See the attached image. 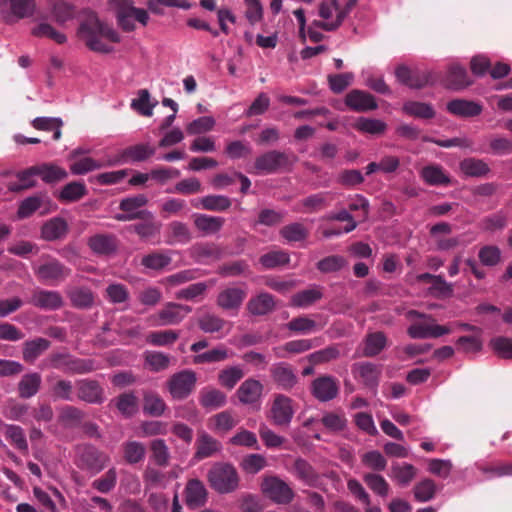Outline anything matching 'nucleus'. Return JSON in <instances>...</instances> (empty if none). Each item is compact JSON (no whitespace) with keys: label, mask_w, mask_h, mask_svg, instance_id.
I'll list each match as a JSON object with an SVG mask.
<instances>
[{"label":"nucleus","mask_w":512,"mask_h":512,"mask_svg":"<svg viewBox=\"0 0 512 512\" xmlns=\"http://www.w3.org/2000/svg\"><path fill=\"white\" fill-rule=\"evenodd\" d=\"M77 35L91 51L97 53L109 54L113 51V47L104 40L120 42L117 31L108 23L101 21L94 12H89L80 23Z\"/></svg>","instance_id":"nucleus-1"},{"label":"nucleus","mask_w":512,"mask_h":512,"mask_svg":"<svg viewBox=\"0 0 512 512\" xmlns=\"http://www.w3.org/2000/svg\"><path fill=\"white\" fill-rule=\"evenodd\" d=\"M297 161L293 152L270 150L255 159L254 168L263 174L290 172Z\"/></svg>","instance_id":"nucleus-2"},{"label":"nucleus","mask_w":512,"mask_h":512,"mask_svg":"<svg viewBox=\"0 0 512 512\" xmlns=\"http://www.w3.org/2000/svg\"><path fill=\"white\" fill-rule=\"evenodd\" d=\"M37 279L46 285L57 286L70 275L71 269L50 255H43L39 265L33 267Z\"/></svg>","instance_id":"nucleus-3"},{"label":"nucleus","mask_w":512,"mask_h":512,"mask_svg":"<svg viewBox=\"0 0 512 512\" xmlns=\"http://www.w3.org/2000/svg\"><path fill=\"white\" fill-rule=\"evenodd\" d=\"M109 6L115 11L118 25L126 32L135 29L133 20L138 21L142 25H147L149 15L146 10L136 8L133 0H110Z\"/></svg>","instance_id":"nucleus-4"},{"label":"nucleus","mask_w":512,"mask_h":512,"mask_svg":"<svg viewBox=\"0 0 512 512\" xmlns=\"http://www.w3.org/2000/svg\"><path fill=\"white\" fill-rule=\"evenodd\" d=\"M295 414L294 401L284 394H275L267 418L278 427H288Z\"/></svg>","instance_id":"nucleus-5"},{"label":"nucleus","mask_w":512,"mask_h":512,"mask_svg":"<svg viewBox=\"0 0 512 512\" xmlns=\"http://www.w3.org/2000/svg\"><path fill=\"white\" fill-rule=\"evenodd\" d=\"M108 462L109 457L93 445L86 444L77 448L75 463L82 470L99 473L106 467Z\"/></svg>","instance_id":"nucleus-6"},{"label":"nucleus","mask_w":512,"mask_h":512,"mask_svg":"<svg viewBox=\"0 0 512 512\" xmlns=\"http://www.w3.org/2000/svg\"><path fill=\"white\" fill-rule=\"evenodd\" d=\"M262 493L276 504H289L295 494L292 488L277 476H269L263 479Z\"/></svg>","instance_id":"nucleus-7"},{"label":"nucleus","mask_w":512,"mask_h":512,"mask_svg":"<svg viewBox=\"0 0 512 512\" xmlns=\"http://www.w3.org/2000/svg\"><path fill=\"white\" fill-rule=\"evenodd\" d=\"M148 203V198L144 194H138L123 198L119 203V209L122 213L114 216L117 221L127 222L138 220L139 218L149 217L150 211L141 209Z\"/></svg>","instance_id":"nucleus-8"},{"label":"nucleus","mask_w":512,"mask_h":512,"mask_svg":"<svg viewBox=\"0 0 512 512\" xmlns=\"http://www.w3.org/2000/svg\"><path fill=\"white\" fill-rule=\"evenodd\" d=\"M196 373L192 370H182L173 374L167 381V387L174 399L182 400L187 398L196 385Z\"/></svg>","instance_id":"nucleus-9"},{"label":"nucleus","mask_w":512,"mask_h":512,"mask_svg":"<svg viewBox=\"0 0 512 512\" xmlns=\"http://www.w3.org/2000/svg\"><path fill=\"white\" fill-rule=\"evenodd\" d=\"M183 501L190 510L200 509L207 504L208 490L200 479L187 480L183 490Z\"/></svg>","instance_id":"nucleus-10"},{"label":"nucleus","mask_w":512,"mask_h":512,"mask_svg":"<svg viewBox=\"0 0 512 512\" xmlns=\"http://www.w3.org/2000/svg\"><path fill=\"white\" fill-rule=\"evenodd\" d=\"M397 80L413 89H421L434 82L433 75L429 71L411 70L405 65H399L395 70Z\"/></svg>","instance_id":"nucleus-11"},{"label":"nucleus","mask_w":512,"mask_h":512,"mask_svg":"<svg viewBox=\"0 0 512 512\" xmlns=\"http://www.w3.org/2000/svg\"><path fill=\"white\" fill-rule=\"evenodd\" d=\"M351 371L355 379L374 393L376 392L382 374L380 365L371 362H358L352 365Z\"/></svg>","instance_id":"nucleus-12"},{"label":"nucleus","mask_w":512,"mask_h":512,"mask_svg":"<svg viewBox=\"0 0 512 512\" xmlns=\"http://www.w3.org/2000/svg\"><path fill=\"white\" fill-rule=\"evenodd\" d=\"M77 398L88 404L100 405L105 401L103 386L94 379L84 378L76 381Z\"/></svg>","instance_id":"nucleus-13"},{"label":"nucleus","mask_w":512,"mask_h":512,"mask_svg":"<svg viewBox=\"0 0 512 512\" xmlns=\"http://www.w3.org/2000/svg\"><path fill=\"white\" fill-rule=\"evenodd\" d=\"M311 393L320 402L331 401L339 393V382L330 375L317 377L312 381Z\"/></svg>","instance_id":"nucleus-14"},{"label":"nucleus","mask_w":512,"mask_h":512,"mask_svg":"<svg viewBox=\"0 0 512 512\" xmlns=\"http://www.w3.org/2000/svg\"><path fill=\"white\" fill-rule=\"evenodd\" d=\"M346 106L356 112H367L377 109L375 97L363 90L353 89L345 96Z\"/></svg>","instance_id":"nucleus-15"},{"label":"nucleus","mask_w":512,"mask_h":512,"mask_svg":"<svg viewBox=\"0 0 512 512\" xmlns=\"http://www.w3.org/2000/svg\"><path fill=\"white\" fill-rule=\"evenodd\" d=\"M271 377L273 381L282 390L290 391L298 382L297 375L293 367L285 362L274 364L271 369Z\"/></svg>","instance_id":"nucleus-16"},{"label":"nucleus","mask_w":512,"mask_h":512,"mask_svg":"<svg viewBox=\"0 0 512 512\" xmlns=\"http://www.w3.org/2000/svg\"><path fill=\"white\" fill-rule=\"evenodd\" d=\"M30 303L37 308L53 311L63 306V298L58 291L38 289L32 294Z\"/></svg>","instance_id":"nucleus-17"},{"label":"nucleus","mask_w":512,"mask_h":512,"mask_svg":"<svg viewBox=\"0 0 512 512\" xmlns=\"http://www.w3.org/2000/svg\"><path fill=\"white\" fill-rule=\"evenodd\" d=\"M192 311V308L187 305H182L174 302H168L159 312L158 318L160 325H177L187 314Z\"/></svg>","instance_id":"nucleus-18"},{"label":"nucleus","mask_w":512,"mask_h":512,"mask_svg":"<svg viewBox=\"0 0 512 512\" xmlns=\"http://www.w3.org/2000/svg\"><path fill=\"white\" fill-rule=\"evenodd\" d=\"M69 231L67 221L62 217H53L47 220L41 227V238L45 241H57L64 239Z\"/></svg>","instance_id":"nucleus-19"},{"label":"nucleus","mask_w":512,"mask_h":512,"mask_svg":"<svg viewBox=\"0 0 512 512\" xmlns=\"http://www.w3.org/2000/svg\"><path fill=\"white\" fill-rule=\"evenodd\" d=\"M451 329L438 324L414 323L407 329V334L412 339L438 338L449 334Z\"/></svg>","instance_id":"nucleus-20"},{"label":"nucleus","mask_w":512,"mask_h":512,"mask_svg":"<svg viewBox=\"0 0 512 512\" xmlns=\"http://www.w3.org/2000/svg\"><path fill=\"white\" fill-rule=\"evenodd\" d=\"M88 246L94 254L107 256L117 250L118 240L113 234L99 233L88 239Z\"/></svg>","instance_id":"nucleus-21"},{"label":"nucleus","mask_w":512,"mask_h":512,"mask_svg":"<svg viewBox=\"0 0 512 512\" xmlns=\"http://www.w3.org/2000/svg\"><path fill=\"white\" fill-rule=\"evenodd\" d=\"M465 67L459 64H451L448 67L444 84L448 89L459 91L472 84Z\"/></svg>","instance_id":"nucleus-22"},{"label":"nucleus","mask_w":512,"mask_h":512,"mask_svg":"<svg viewBox=\"0 0 512 512\" xmlns=\"http://www.w3.org/2000/svg\"><path fill=\"white\" fill-rule=\"evenodd\" d=\"M51 346V342L43 337H36L34 339L26 340L22 344V359L28 364H33L35 361L46 352Z\"/></svg>","instance_id":"nucleus-23"},{"label":"nucleus","mask_w":512,"mask_h":512,"mask_svg":"<svg viewBox=\"0 0 512 512\" xmlns=\"http://www.w3.org/2000/svg\"><path fill=\"white\" fill-rule=\"evenodd\" d=\"M263 392V385L260 381L249 378L245 380L236 391L238 400L245 405L254 404L259 401Z\"/></svg>","instance_id":"nucleus-24"},{"label":"nucleus","mask_w":512,"mask_h":512,"mask_svg":"<svg viewBox=\"0 0 512 512\" xmlns=\"http://www.w3.org/2000/svg\"><path fill=\"white\" fill-rule=\"evenodd\" d=\"M481 104L466 99H454L447 103V111L455 116L469 118L481 114Z\"/></svg>","instance_id":"nucleus-25"},{"label":"nucleus","mask_w":512,"mask_h":512,"mask_svg":"<svg viewBox=\"0 0 512 512\" xmlns=\"http://www.w3.org/2000/svg\"><path fill=\"white\" fill-rule=\"evenodd\" d=\"M42 376L38 372H29L24 374L17 384L18 396L21 399H30L40 390Z\"/></svg>","instance_id":"nucleus-26"},{"label":"nucleus","mask_w":512,"mask_h":512,"mask_svg":"<svg viewBox=\"0 0 512 512\" xmlns=\"http://www.w3.org/2000/svg\"><path fill=\"white\" fill-rule=\"evenodd\" d=\"M155 148L147 143H140L129 146L122 150L118 161L120 162H143L155 154Z\"/></svg>","instance_id":"nucleus-27"},{"label":"nucleus","mask_w":512,"mask_h":512,"mask_svg":"<svg viewBox=\"0 0 512 512\" xmlns=\"http://www.w3.org/2000/svg\"><path fill=\"white\" fill-rule=\"evenodd\" d=\"M50 204V199L46 195H34L24 199L18 208L17 215L19 218L24 219L30 217L34 212L44 207L41 214L48 212L47 206Z\"/></svg>","instance_id":"nucleus-28"},{"label":"nucleus","mask_w":512,"mask_h":512,"mask_svg":"<svg viewBox=\"0 0 512 512\" xmlns=\"http://www.w3.org/2000/svg\"><path fill=\"white\" fill-rule=\"evenodd\" d=\"M195 446L196 452L193 456V459L197 461L211 457L221 448L220 442L216 441L213 437L204 431L199 432Z\"/></svg>","instance_id":"nucleus-29"},{"label":"nucleus","mask_w":512,"mask_h":512,"mask_svg":"<svg viewBox=\"0 0 512 512\" xmlns=\"http://www.w3.org/2000/svg\"><path fill=\"white\" fill-rule=\"evenodd\" d=\"M4 437L20 452L28 453V442L24 429L19 425L2 423Z\"/></svg>","instance_id":"nucleus-30"},{"label":"nucleus","mask_w":512,"mask_h":512,"mask_svg":"<svg viewBox=\"0 0 512 512\" xmlns=\"http://www.w3.org/2000/svg\"><path fill=\"white\" fill-rule=\"evenodd\" d=\"M87 193L83 181H72L64 185L56 197L61 203H72L81 200Z\"/></svg>","instance_id":"nucleus-31"},{"label":"nucleus","mask_w":512,"mask_h":512,"mask_svg":"<svg viewBox=\"0 0 512 512\" xmlns=\"http://www.w3.org/2000/svg\"><path fill=\"white\" fill-rule=\"evenodd\" d=\"M275 308L273 295L263 292L252 297L247 303L248 311L255 316H262L272 312Z\"/></svg>","instance_id":"nucleus-32"},{"label":"nucleus","mask_w":512,"mask_h":512,"mask_svg":"<svg viewBox=\"0 0 512 512\" xmlns=\"http://www.w3.org/2000/svg\"><path fill=\"white\" fill-rule=\"evenodd\" d=\"M421 178L431 186H446L451 183V179L445 170L438 164H430L423 167L420 171Z\"/></svg>","instance_id":"nucleus-33"},{"label":"nucleus","mask_w":512,"mask_h":512,"mask_svg":"<svg viewBox=\"0 0 512 512\" xmlns=\"http://www.w3.org/2000/svg\"><path fill=\"white\" fill-rule=\"evenodd\" d=\"M387 341L386 335L381 331L368 333L364 339L362 355L364 357L379 355L386 348Z\"/></svg>","instance_id":"nucleus-34"},{"label":"nucleus","mask_w":512,"mask_h":512,"mask_svg":"<svg viewBox=\"0 0 512 512\" xmlns=\"http://www.w3.org/2000/svg\"><path fill=\"white\" fill-rule=\"evenodd\" d=\"M459 168L466 177L481 178L490 172V167L484 160L474 157L460 161Z\"/></svg>","instance_id":"nucleus-35"},{"label":"nucleus","mask_w":512,"mask_h":512,"mask_svg":"<svg viewBox=\"0 0 512 512\" xmlns=\"http://www.w3.org/2000/svg\"><path fill=\"white\" fill-rule=\"evenodd\" d=\"M37 176L47 184L60 182L68 177V172L55 164L42 163L35 165Z\"/></svg>","instance_id":"nucleus-36"},{"label":"nucleus","mask_w":512,"mask_h":512,"mask_svg":"<svg viewBox=\"0 0 512 512\" xmlns=\"http://www.w3.org/2000/svg\"><path fill=\"white\" fill-rule=\"evenodd\" d=\"M192 218L194 226L205 236L217 233L223 225V220L220 217L195 213Z\"/></svg>","instance_id":"nucleus-37"},{"label":"nucleus","mask_w":512,"mask_h":512,"mask_svg":"<svg viewBox=\"0 0 512 512\" xmlns=\"http://www.w3.org/2000/svg\"><path fill=\"white\" fill-rule=\"evenodd\" d=\"M0 6H8L13 16L23 19L33 16L36 0H0Z\"/></svg>","instance_id":"nucleus-38"},{"label":"nucleus","mask_w":512,"mask_h":512,"mask_svg":"<svg viewBox=\"0 0 512 512\" xmlns=\"http://www.w3.org/2000/svg\"><path fill=\"white\" fill-rule=\"evenodd\" d=\"M322 297V288L315 286L313 288L299 291L292 295L290 304L291 306L297 308H307L319 301Z\"/></svg>","instance_id":"nucleus-39"},{"label":"nucleus","mask_w":512,"mask_h":512,"mask_svg":"<svg viewBox=\"0 0 512 512\" xmlns=\"http://www.w3.org/2000/svg\"><path fill=\"white\" fill-rule=\"evenodd\" d=\"M357 3L358 0H348L343 7L339 5V10L334 20L331 22L313 21V25L324 31H335L342 25L344 19L351 13Z\"/></svg>","instance_id":"nucleus-40"},{"label":"nucleus","mask_w":512,"mask_h":512,"mask_svg":"<svg viewBox=\"0 0 512 512\" xmlns=\"http://www.w3.org/2000/svg\"><path fill=\"white\" fill-rule=\"evenodd\" d=\"M67 295L71 305L77 309H90L94 304V294L87 287H74Z\"/></svg>","instance_id":"nucleus-41"},{"label":"nucleus","mask_w":512,"mask_h":512,"mask_svg":"<svg viewBox=\"0 0 512 512\" xmlns=\"http://www.w3.org/2000/svg\"><path fill=\"white\" fill-rule=\"evenodd\" d=\"M123 458L129 465H135L144 461L146 447L139 441H126L122 444Z\"/></svg>","instance_id":"nucleus-42"},{"label":"nucleus","mask_w":512,"mask_h":512,"mask_svg":"<svg viewBox=\"0 0 512 512\" xmlns=\"http://www.w3.org/2000/svg\"><path fill=\"white\" fill-rule=\"evenodd\" d=\"M417 469L409 463H394L391 466L390 477L393 478L399 486L406 487L416 477Z\"/></svg>","instance_id":"nucleus-43"},{"label":"nucleus","mask_w":512,"mask_h":512,"mask_svg":"<svg viewBox=\"0 0 512 512\" xmlns=\"http://www.w3.org/2000/svg\"><path fill=\"white\" fill-rule=\"evenodd\" d=\"M85 417V413L76 406H63L58 415L59 423L65 428L78 427Z\"/></svg>","instance_id":"nucleus-44"},{"label":"nucleus","mask_w":512,"mask_h":512,"mask_svg":"<svg viewBox=\"0 0 512 512\" xmlns=\"http://www.w3.org/2000/svg\"><path fill=\"white\" fill-rule=\"evenodd\" d=\"M138 220H141V222L132 225L131 229L141 239H150L159 233L161 224L155 220L151 211L149 217L139 218Z\"/></svg>","instance_id":"nucleus-45"},{"label":"nucleus","mask_w":512,"mask_h":512,"mask_svg":"<svg viewBox=\"0 0 512 512\" xmlns=\"http://www.w3.org/2000/svg\"><path fill=\"white\" fill-rule=\"evenodd\" d=\"M248 294L246 283L233 284L226 287V310L238 309Z\"/></svg>","instance_id":"nucleus-46"},{"label":"nucleus","mask_w":512,"mask_h":512,"mask_svg":"<svg viewBox=\"0 0 512 512\" xmlns=\"http://www.w3.org/2000/svg\"><path fill=\"white\" fill-rule=\"evenodd\" d=\"M166 409V404L159 394L155 392H145L143 396V411L153 417L161 416Z\"/></svg>","instance_id":"nucleus-47"},{"label":"nucleus","mask_w":512,"mask_h":512,"mask_svg":"<svg viewBox=\"0 0 512 512\" xmlns=\"http://www.w3.org/2000/svg\"><path fill=\"white\" fill-rule=\"evenodd\" d=\"M402 110L407 115L420 119H432L436 114L432 105L418 101H407Z\"/></svg>","instance_id":"nucleus-48"},{"label":"nucleus","mask_w":512,"mask_h":512,"mask_svg":"<svg viewBox=\"0 0 512 512\" xmlns=\"http://www.w3.org/2000/svg\"><path fill=\"white\" fill-rule=\"evenodd\" d=\"M115 401L119 412L127 418L132 417L138 411V398L133 392L122 393L115 399Z\"/></svg>","instance_id":"nucleus-49"},{"label":"nucleus","mask_w":512,"mask_h":512,"mask_svg":"<svg viewBox=\"0 0 512 512\" xmlns=\"http://www.w3.org/2000/svg\"><path fill=\"white\" fill-rule=\"evenodd\" d=\"M293 472L304 483L311 486L318 480V474L305 459L297 458L293 464Z\"/></svg>","instance_id":"nucleus-50"},{"label":"nucleus","mask_w":512,"mask_h":512,"mask_svg":"<svg viewBox=\"0 0 512 512\" xmlns=\"http://www.w3.org/2000/svg\"><path fill=\"white\" fill-rule=\"evenodd\" d=\"M508 224L507 213L500 210L481 219L479 227L485 232H495L504 229Z\"/></svg>","instance_id":"nucleus-51"},{"label":"nucleus","mask_w":512,"mask_h":512,"mask_svg":"<svg viewBox=\"0 0 512 512\" xmlns=\"http://www.w3.org/2000/svg\"><path fill=\"white\" fill-rule=\"evenodd\" d=\"M73 383L70 380L59 378L50 387V394L53 400L72 402Z\"/></svg>","instance_id":"nucleus-52"},{"label":"nucleus","mask_w":512,"mask_h":512,"mask_svg":"<svg viewBox=\"0 0 512 512\" xmlns=\"http://www.w3.org/2000/svg\"><path fill=\"white\" fill-rule=\"evenodd\" d=\"M354 128L362 133L381 135L387 129V124L379 119L360 117L354 124Z\"/></svg>","instance_id":"nucleus-53"},{"label":"nucleus","mask_w":512,"mask_h":512,"mask_svg":"<svg viewBox=\"0 0 512 512\" xmlns=\"http://www.w3.org/2000/svg\"><path fill=\"white\" fill-rule=\"evenodd\" d=\"M144 360L151 371L160 372L170 366L171 357L160 351H146L144 353Z\"/></svg>","instance_id":"nucleus-54"},{"label":"nucleus","mask_w":512,"mask_h":512,"mask_svg":"<svg viewBox=\"0 0 512 512\" xmlns=\"http://www.w3.org/2000/svg\"><path fill=\"white\" fill-rule=\"evenodd\" d=\"M340 348L338 344L329 345L321 350L315 351L308 356V361L312 365H320L331 362L340 357Z\"/></svg>","instance_id":"nucleus-55"},{"label":"nucleus","mask_w":512,"mask_h":512,"mask_svg":"<svg viewBox=\"0 0 512 512\" xmlns=\"http://www.w3.org/2000/svg\"><path fill=\"white\" fill-rule=\"evenodd\" d=\"M31 34L37 38H49L57 44H64L67 41L65 34L57 31L51 24L41 22L32 28Z\"/></svg>","instance_id":"nucleus-56"},{"label":"nucleus","mask_w":512,"mask_h":512,"mask_svg":"<svg viewBox=\"0 0 512 512\" xmlns=\"http://www.w3.org/2000/svg\"><path fill=\"white\" fill-rule=\"evenodd\" d=\"M35 165L25 169L17 174L18 181L10 182L8 188L12 192H19L22 190H26L32 188L36 185V181L34 180V176H37L35 172Z\"/></svg>","instance_id":"nucleus-57"},{"label":"nucleus","mask_w":512,"mask_h":512,"mask_svg":"<svg viewBox=\"0 0 512 512\" xmlns=\"http://www.w3.org/2000/svg\"><path fill=\"white\" fill-rule=\"evenodd\" d=\"M75 13V7L64 0H57L53 3L52 15L59 25H64L67 21L72 20Z\"/></svg>","instance_id":"nucleus-58"},{"label":"nucleus","mask_w":512,"mask_h":512,"mask_svg":"<svg viewBox=\"0 0 512 512\" xmlns=\"http://www.w3.org/2000/svg\"><path fill=\"white\" fill-rule=\"evenodd\" d=\"M63 122L59 118L37 117L32 121V126L37 130L53 131V140L61 138V127Z\"/></svg>","instance_id":"nucleus-59"},{"label":"nucleus","mask_w":512,"mask_h":512,"mask_svg":"<svg viewBox=\"0 0 512 512\" xmlns=\"http://www.w3.org/2000/svg\"><path fill=\"white\" fill-rule=\"evenodd\" d=\"M151 458L156 465L166 467L169 464L170 452L163 439H154L150 443Z\"/></svg>","instance_id":"nucleus-60"},{"label":"nucleus","mask_w":512,"mask_h":512,"mask_svg":"<svg viewBox=\"0 0 512 512\" xmlns=\"http://www.w3.org/2000/svg\"><path fill=\"white\" fill-rule=\"evenodd\" d=\"M279 233L288 242H300L309 235L308 229L298 222L283 226Z\"/></svg>","instance_id":"nucleus-61"},{"label":"nucleus","mask_w":512,"mask_h":512,"mask_svg":"<svg viewBox=\"0 0 512 512\" xmlns=\"http://www.w3.org/2000/svg\"><path fill=\"white\" fill-rule=\"evenodd\" d=\"M363 480L366 485L372 490L375 494L386 497L389 494L390 486L386 479L377 473H366L363 476Z\"/></svg>","instance_id":"nucleus-62"},{"label":"nucleus","mask_w":512,"mask_h":512,"mask_svg":"<svg viewBox=\"0 0 512 512\" xmlns=\"http://www.w3.org/2000/svg\"><path fill=\"white\" fill-rule=\"evenodd\" d=\"M478 258L482 265L494 267L501 262V250L495 245H485L479 249Z\"/></svg>","instance_id":"nucleus-63"},{"label":"nucleus","mask_w":512,"mask_h":512,"mask_svg":"<svg viewBox=\"0 0 512 512\" xmlns=\"http://www.w3.org/2000/svg\"><path fill=\"white\" fill-rule=\"evenodd\" d=\"M361 462L365 467L376 472L384 471L387 467V460L377 450H372L364 453L361 456Z\"/></svg>","instance_id":"nucleus-64"}]
</instances>
